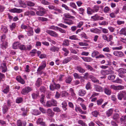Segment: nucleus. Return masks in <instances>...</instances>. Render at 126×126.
<instances>
[{
  "mask_svg": "<svg viewBox=\"0 0 126 126\" xmlns=\"http://www.w3.org/2000/svg\"><path fill=\"white\" fill-rule=\"evenodd\" d=\"M21 28L25 30V31L27 32V34L28 36H31L33 35L34 32L33 29L29 25L22 24L21 25Z\"/></svg>",
  "mask_w": 126,
  "mask_h": 126,
  "instance_id": "nucleus-1",
  "label": "nucleus"
},
{
  "mask_svg": "<svg viewBox=\"0 0 126 126\" xmlns=\"http://www.w3.org/2000/svg\"><path fill=\"white\" fill-rule=\"evenodd\" d=\"M37 9L39 10V11L36 12V14L37 15L42 16L45 13L46 11L45 9L41 6H36Z\"/></svg>",
  "mask_w": 126,
  "mask_h": 126,
  "instance_id": "nucleus-2",
  "label": "nucleus"
},
{
  "mask_svg": "<svg viewBox=\"0 0 126 126\" xmlns=\"http://www.w3.org/2000/svg\"><path fill=\"white\" fill-rule=\"evenodd\" d=\"M32 90V88L29 86L25 87L22 89L21 92V93L23 95H26Z\"/></svg>",
  "mask_w": 126,
  "mask_h": 126,
  "instance_id": "nucleus-3",
  "label": "nucleus"
},
{
  "mask_svg": "<svg viewBox=\"0 0 126 126\" xmlns=\"http://www.w3.org/2000/svg\"><path fill=\"white\" fill-rule=\"evenodd\" d=\"M126 96V92L124 91H122L119 93L117 95L118 99L120 100H121L122 98Z\"/></svg>",
  "mask_w": 126,
  "mask_h": 126,
  "instance_id": "nucleus-4",
  "label": "nucleus"
},
{
  "mask_svg": "<svg viewBox=\"0 0 126 126\" xmlns=\"http://www.w3.org/2000/svg\"><path fill=\"white\" fill-rule=\"evenodd\" d=\"M46 32L52 36L55 37H57L58 36V34L55 31L52 30H47Z\"/></svg>",
  "mask_w": 126,
  "mask_h": 126,
  "instance_id": "nucleus-5",
  "label": "nucleus"
},
{
  "mask_svg": "<svg viewBox=\"0 0 126 126\" xmlns=\"http://www.w3.org/2000/svg\"><path fill=\"white\" fill-rule=\"evenodd\" d=\"M110 88L115 90H121L124 88V86L122 85L116 86L114 85L110 86Z\"/></svg>",
  "mask_w": 126,
  "mask_h": 126,
  "instance_id": "nucleus-6",
  "label": "nucleus"
},
{
  "mask_svg": "<svg viewBox=\"0 0 126 126\" xmlns=\"http://www.w3.org/2000/svg\"><path fill=\"white\" fill-rule=\"evenodd\" d=\"M46 63H43L37 69V73L40 74H41L42 72L41 71L44 69L46 67Z\"/></svg>",
  "mask_w": 126,
  "mask_h": 126,
  "instance_id": "nucleus-7",
  "label": "nucleus"
},
{
  "mask_svg": "<svg viewBox=\"0 0 126 126\" xmlns=\"http://www.w3.org/2000/svg\"><path fill=\"white\" fill-rule=\"evenodd\" d=\"M63 22L69 25H71L74 24V21L71 19H63Z\"/></svg>",
  "mask_w": 126,
  "mask_h": 126,
  "instance_id": "nucleus-8",
  "label": "nucleus"
},
{
  "mask_svg": "<svg viewBox=\"0 0 126 126\" xmlns=\"http://www.w3.org/2000/svg\"><path fill=\"white\" fill-rule=\"evenodd\" d=\"M9 11L12 13H20L22 12L23 11V10L22 9H18L16 8H14L13 9H12L9 10Z\"/></svg>",
  "mask_w": 126,
  "mask_h": 126,
  "instance_id": "nucleus-9",
  "label": "nucleus"
},
{
  "mask_svg": "<svg viewBox=\"0 0 126 126\" xmlns=\"http://www.w3.org/2000/svg\"><path fill=\"white\" fill-rule=\"evenodd\" d=\"M113 54L116 56L119 57L124 56V55L121 51H115L113 52Z\"/></svg>",
  "mask_w": 126,
  "mask_h": 126,
  "instance_id": "nucleus-10",
  "label": "nucleus"
},
{
  "mask_svg": "<svg viewBox=\"0 0 126 126\" xmlns=\"http://www.w3.org/2000/svg\"><path fill=\"white\" fill-rule=\"evenodd\" d=\"M59 48L55 46H53L50 47L49 50L51 52H55L59 51Z\"/></svg>",
  "mask_w": 126,
  "mask_h": 126,
  "instance_id": "nucleus-11",
  "label": "nucleus"
},
{
  "mask_svg": "<svg viewBox=\"0 0 126 126\" xmlns=\"http://www.w3.org/2000/svg\"><path fill=\"white\" fill-rule=\"evenodd\" d=\"M26 122L25 121L22 122L20 120H18L17 122V126H26Z\"/></svg>",
  "mask_w": 126,
  "mask_h": 126,
  "instance_id": "nucleus-12",
  "label": "nucleus"
},
{
  "mask_svg": "<svg viewBox=\"0 0 126 126\" xmlns=\"http://www.w3.org/2000/svg\"><path fill=\"white\" fill-rule=\"evenodd\" d=\"M89 78L93 82L98 83H99V80L93 76L92 75H90Z\"/></svg>",
  "mask_w": 126,
  "mask_h": 126,
  "instance_id": "nucleus-13",
  "label": "nucleus"
},
{
  "mask_svg": "<svg viewBox=\"0 0 126 126\" xmlns=\"http://www.w3.org/2000/svg\"><path fill=\"white\" fill-rule=\"evenodd\" d=\"M75 110L77 111H79L82 114H86L87 113V112L86 111H83L81 108L79 107H76Z\"/></svg>",
  "mask_w": 126,
  "mask_h": 126,
  "instance_id": "nucleus-14",
  "label": "nucleus"
},
{
  "mask_svg": "<svg viewBox=\"0 0 126 126\" xmlns=\"http://www.w3.org/2000/svg\"><path fill=\"white\" fill-rule=\"evenodd\" d=\"M20 43L18 42H14L13 45V48L14 49H16L19 47Z\"/></svg>",
  "mask_w": 126,
  "mask_h": 126,
  "instance_id": "nucleus-15",
  "label": "nucleus"
},
{
  "mask_svg": "<svg viewBox=\"0 0 126 126\" xmlns=\"http://www.w3.org/2000/svg\"><path fill=\"white\" fill-rule=\"evenodd\" d=\"M76 68V69L80 73H83L85 71V70L80 66H77Z\"/></svg>",
  "mask_w": 126,
  "mask_h": 126,
  "instance_id": "nucleus-16",
  "label": "nucleus"
},
{
  "mask_svg": "<svg viewBox=\"0 0 126 126\" xmlns=\"http://www.w3.org/2000/svg\"><path fill=\"white\" fill-rule=\"evenodd\" d=\"M7 43L5 41L2 42L0 45V47L2 48H6L8 46Z\"/></svg>",
  "mask_w": 126,
  "mask_h": 126,
  "instance_id": "nucleus-17",
  "label": "nucleus"
},
{
  "mask_svg": "<svg viewBox=\"0 0 126 126\" xmlns=\"http://www.w3.org/2000/svg\"><path fill=\"white\" fill-rule=\"evenodd\" d=\"M16 80L21 84H24L25 83V81L20 76L17 77L16 78Z\"/></svg>",
  "mask_w": 126,
  "mask_h": 126,
  "instance_id": "nucleus-18",
  "label": "nucleus"
},
{
  "mask_svg": "<svg viewBox=\"0 0 126 126\" xmlns=\"http://www.w3.org/2000/svg\"><path fill=\"white\" fill-rule=\"evenodd\" d=\"M22 111V116L24 117L26 116L27 115V111L26 109H25L24 108H22L21 109Z\"/></svg>",
  "mask_w": 126,
  "mask_h": 126,
  "instance_id": "nucleus-19",
  "label": "nucleus"
},
{
  "mask_svg": "<svg viewBox=\"0 0 126 126\" xmlns=\"http://www.w3.org/2000/svg\"><path fill=\"white\" fill-rule=\"evenodd\" d=\"M20 7L25 8L27 6L26 4L22 0H19Z\"/></svg>",
  "mask_w": 126,
  "mask_h": 126,
  "instance_id": "nucleus-20",
  "label": "nucleus"
},
{
  "mask_svg": "<svg viewBox=\"0 0 126 126\" xmlns=\"http://www.w3.org/2000/svg\"><path fill=\"white\" fill-rule=\"evenodd\" d=\"M85 91L83 89H81L79 90L78 94L79 96H83L86 94Z\"/></svg>",
  "mask_w": 126,
  "mask_h": 126,
  "instance_id": "nucleus-21",
  "label": "nucleus"
},
{
  "mask_svg": "<svg viewBox=\"0 0 126 126\" xmlns=\"http://www.w3.org/2000/svg\"><path fill=\"white\" fill-rule=\"evenodd\" d=\"M90 31L92 32L95 33H100L101 32V31L97 28L91 29Z\"/></svg>",
  "mask_w": 126,
  "mask_h": 126,
  "instance_id": "nucleus-22",
  "label": "nucleus"
},
{
  "mask_svg": "<svg viewBox=\"0 0 126 126\" xmlns=\"http://www.w3.org/2000/svg\"><path fill=\"white\" fill-rule=\"evenodd\" d=\"M42 84L41 79L40 78H38L36 81L35 84L37 87H39Z\"/></svg>",
  "mask_w": 126,
  "mask_h": 126,
  "instance_id": "nucleus-23",
  "label": "nucleus"
},
{
  "mask_svg": "<svg viewBox=\"0 0 126 126\" xmlns=\"http://www.w3.org/2000/svg\"><path fill=\"white\" fill-rule=\"evenodd\" d=\"M94 11L93 9L90 7H88L87 8V13L88 15H92Z\"/></svg>",
  "mask_w": 126,
  "mask_h": 126,
  "instance_id": "nucleus-24",
  "label": "nucleus"
},
{
  "mask_svg": "<svg viewBox=\"0 0 126 126\" xmlns=\"http://www.w3.org/2000/svg\"><path fill=\"white\" fill-rule=\"evenodd\" d=\"M47 112L48 115L51 117H52L54 114V113L50 109H49L47 110Z\"/></svg>",
  "mask_w": 126,
  "mask_h": 126,
  "instance_id": "nucleus-25",
  "label": "nucleus"
},
{
  "mask_svg": "<svg viewBox=\"0 0 126 126\" xmlns=\"http://www.w3.org/2000/svg\"><path fill=\"white\" fill-rule=\"evenodd\" d=\"M1 31L4 33H6L8 31V29L5 26H1Z\"/></svg>",
  "mask_w": 126,
  "mask_h": 126,
  "instance_id": "nucleus-26",
  "label": "nucleus"
},
{
  "mask_svg": "<svg viewBox=\"0 0 126 126\" xmlns=\"http://www.w3.org/2000/svg\"><path fill=\"white\" fill-rule=\"evenodd\" d=\"M82 58L86 62H90L92 60V58L90 57H82Z\"/></svg>",
  "mask_w": 126,
  "mask_h": 126,
  "instance_id": "nucleus-27",
  "label": "nucleus"
},
{
  "mask_svg": "<svg viewBox=\"0 0 126 126\" xmlns=\"http://www.w3.org/2000/svg\"><path fill=\"white\" fill-rule=\"evenodd\" d=\"M62 50L65 52L64 54V55L65 56H67L69 53V50L66 48L64 47L63 48Z\"/></svg>",
  "mask_w": 126,
  "mask_h": 126,
  "instance_id": "nucleus-28",
  "label": "nucleus"
},
{
  "mask_svg": "<svg viewBox=\"0 0 126 126\" xmlns=\"http://www.w3.org/2000/svg\"><path fill=\"white\" fill-rule=\"evenodd\" d=\"M104 91L105 93L108 95H110L111 93L110 90L107 88H105Z\"/></svg>",
  "mask_w": 126,
  "mask_h": 126,
  "instance_id": "nucleus-29",
  "label": "nucleus"
},
{
  "mask_svg": "<svg viewBox=\"0 0 126 126\" xmlns=\"http://www.w3.org/2000/svg\"><path fill=\"white\" fill-rule=\"evenodd\" d=\"M62 107L63 110H66L67 109L66 108V107L67 106V102L65 101H63L62 103Z\"/></svg>",
  "mask_w": 126,
  "mask_h": 126,
  "instance_id": "nucleus-30",
  "label": "nucleus"
},
{
  "mask_svg": "<svg viewBox=\"0 0 126 126\" xmlns=\"http://www.w3.org/2000/svg\"><path fill=\"white\" fill-rule=\"evenodd\" d=\"M64 16L65 17L69 18L74 19L75 17L72 16L69 13H65L64 14Z\"/></svg>",
  "mask_w": 126,
  "mask_h": 126,
  "instance_id": "nucleus-31",
  "label": "nucleus"
},
{
  "mask_svg": "<svg viewBox=\"0 0 126 126\" xmlns=\"http://www.w3.org/2000/svg\"><path fill=\"white\" fill-rule=\"evenodd\" d=\"M26 2L27 5L30 6H33L35 5L34 3L30 1H27Z\"/></svg>",
  "mask_w": 126,
  "mask_h": 126,
  "instance_id": "nucleus-32",
  "label": "nucleus"
},
{
  "mask_svg": "<svg viewBox=\"0 0 126 126\" xmlns=\"http://www.w3.org/2000/svg\"><path fill=\"white\" fill-rule=\"evenodd\" d=\"M40 1L41 3L44 5H48L50 4L49 2L45 0H40Z\"/></svg>",
  "mask_w": 126,
  "mask_h": 126,
  "instance_id": "nucleus-33",
  "label": "nucleus"
},
{
  "mask_svg": "<svg viewBox=\"0 0 126 126\" xmlns=\"http://www.w3.org/2000/svg\"><path fill=\"white\" fill-rule=\"evenodd\" d=\"M9 87L8 86H7L2 91V92L4 94H7L9 92Z\"/></svg>",
  "mask_w": 126,
  "mask_h": 126,
  "instance_id": "nucleus-34",
  "label": "nucleus"
},
{
  "mask_svg": "<svg viewBox=\"0 0 126 126\" xmlns=\"http://www.w3.org/2000/svg\"><path fill=\"white\" fill-rule=\"evenodd\" d=\"M119 73L122 74L125 73H126V69L124 68H120L118 70Z\"/></svg>",
  "mask_w": 126,
  "mask_h": 126,
  "instance_id": "nucleus-35",
  "label": "nucleus"
},
{
  "mask_svg": "<svg viewBox=\"0 0 126 126\" xmlns=\"http://www.w3.org/2000/svg\"><path fill=\"white\" fill-rule=\"evenodd\" d=\"M26 14L27 15L34 16L35 15V13L34 12L32 11H28L26 12Z\"/></svg>",
  "mask_w": 126,
  "mask_h": 126,
  "instance_id": "nucleus-36",
  "label": "nucleus"
},
{
  "mask_svg": "<svg viewBox=\"0 0 126 126\" xmlns=\"http://www.w3.org/2000/svg\"><path fill=\"white\" fill-rule=\"evenodd\" d=\"M23 101V98L21 97H19L17 98L16 100V102L18 103H21Z\"/></svg>",
  "mask_w": 126,
  "mask_h": 126,
  "instance_id": "nucleus-37",
  "label": "nucleus"
},
{
  "mask_svg": "<svg viewBox=\"0 0 126 126\" xmlns=\"http://www.w3.org/2000/svg\"><path fill=\"white\" fill-rule=\"evenodd\" d=\"M116 77L115 75H110L108 77V79L110 80H114Z\"/></svg>",
  "mask_w": 126,
  "mask_h": 126,
  "instance_id": "nucleus-38",
  "label": "nucleus"
},
{
  "mask_svg": "<svg viewBox=\"0 0 126 126\" xmlns=\"http://www.w3.org/2000/svg\"><path fill=\"white\" fill-rule=\"evenodd\" d=\"M69 38L72 40H78L77 36L76 35H73L69 36Z\"/></svg>",
  "mask_w": 126,
  "mask_h": 126,
  "instance_id": "nucleus-39",
  "label": "nucleus"
},
{
  "mask_svg": "<svg viewBox=\"0 0 126 126\" xmlns=\"http://www.w3.org/2000/svg\"><path fill=\"white\" fill-rule=\"evenodd\" d=\"M78 123L82 126H87L86 124L82 120H80L78 121Z\"/></svg>",
  "mask_w": 126,
  "mask_h": 126,
  "instance_id": "nucleus-40",
  "label": "nucleus"
},
{
  "mask_svg": "<svg viewBox=\"0 0 126 126\" xmlns=\"http://www.w3.org/2000/svg\"><path fill=\"white\" fill-rule=\"evenodd\" d=\"M16 24L15 23H13L12 24L10 25V29L11 31H13L16 27Z\"/></svg>",
  "mask_w": 126,
  "mask_h": 126,
  "instance_id": "nucleus-41",
  "label": "nucleus"
},
{
  "mask_svg": "<svg viewBox=\"0 0 126 126\" xmlns=\"http://www.w3.org/2000/svg\"><path fill=\"white\" fill-rule=\"evenodd\" d=\"M119 114L118 113L114 114L112 118L113 119L116 120L119 119Z\"/></svg>",
  "mask_w": 126,
  "mask_h": 126,
  "instance_id": "nucleus-42",
  "label": "nucleus"
},
{
  "mask_svg": "<svg viewBox=\"0 0 126 126\" xmlns=\"http://www.w3.org/2000/svg\"><path fill=\"white\" fill-rule=\"evenodd\" d=\"M112 82L114 83L121 84L122 82V81L121 79L118 78L116 80L113 81Z\"/></svg>",
  "mask_w": 126,
  "mask_h": 126,
  "instance_id": "nucleus-43",
  "label": "nucleus"
},
{
  "mask_svg": "<svg viewBox=\"0 0 126 126\" xmlns=\"http://www.w3.org/2000/svg\"><path fill=\"white\" fill-rule=\"evenodd\" d=\"M113 112V110L112 109H110L107 111V114L108 116H110L112 114Z\"/></svg>",
  "mask_w": 126,
  "mask_h": 126,
  "instance_id": "nucleus-44",
  "label": "nucleus"
},
{
  "mask_svg": "<svg viewBox=\"0 0 126 126\" xmlns=\"http://www.w3.org/2000/svg\"><path fill=\"white\" fill-rule=\"evenodd\" d=\"M55 83H54L53 84H51L50 85V89L52 91H54L55 89Z\"/></svg>",
  "mask_w": 126,
  "mask_h": 126,
  "instance_id": "nucleus-45",
  "label": "nucleus"
},
{
  "mask_svg": "<svg viewBox=\"0 0 126 126\" xmlns=\"http://www.w3.org/2000/svg\"><path fill=\"white\" fill-rule=\"evenodd\" d=\"M43 119L42 118H39L37 121H36V123L37 125H39L41 124L42 122H43Z\"/></svg>",
  "mask_w": 126,
  "mask_h": 126,
  "instance_id": "nucleus-46",
  "label": "nucleus"
},
{
  "mask_svg": "<svg viewBox=\"0 0 126 126\" xmlns=\"http://www.w3.org/2000/svg\"><path fill=\"white\" fill-rule=\"evenodd\" d=\"M43 119L42 118H39L37 121H36V123L37 125H39L41 124L42 122H43Z\"/></svg>",
  "mask_w": 126,
  "mask_h": 126,
  "instance_id": "nucleus-47",
  "label": "nucleus"
},
{
  "mask_svg": "<svg viewBox=\"0 0 126 126\" xmlns=\"http://www.w3.org/2000/svg\"><path fill=\"white\" fill-rule=\"evenodd\" d=\"M91 18L93 19L94 21H96L98 20L99 16L97 15L96 14L94 16H92Z\"/></svg>",
  "mask_w": 126,
  "mask_h": 126,
  "instance_id": "nucleus-48",
  "label": "nucleus"
},
{
  "mask_svg": "<svg viewBox=\"0 0 126 126\" xmlns=\"http://www.w3.org/2000/svg\"><path fill=\"white\" fill-rule=\"evenodd\" d=\"M78 11H79V13L80 14L82 15H83L84 13V12L85 10L84 9L82 8H79L78 9Z\"/></svg>",
  "mask_w": 126,
  "mask_h": 126,
  "instance_id": "nucleus-49",
  "label": "nucleus"
},
{
  "mask_svg": "<svg viewBox=\"0 0 126 126\" xmlns=\"http://www.w3.org/2000/svg\"><path fill=\"white\" fill-rule=\"evenodd\" d=\"M19 48L21 50H26V48L25 46L23 45H20Z\"/></svg>",
  "mask_w": 126,
  "mask_h": 126,
  "instance_id": "nucleus-50",
  "label": "nucleus"
},
{
  "mask_svg": "<svg viewBox=\"0 0 126 126\" xmlns=\"http://www.w3.org/2000/svg\"><path fill=\"white\" fill-rule=\"evenodd\" d=\"M8 110V108L7 106L6 105H4L2 108L3 112V113H5Z\"/></svg>",
  "mask_w": 126,
  "mask_h": 126,
  "instance_id": "nucleus-51",
  "label": "nucleus"
},
{
  "mask_svg": "<svg viewBox=\"0 0 126 126\" xmlns=\"http://www.w3.org/2000/svg\"><path fill=\"white\" fill-rule=\"evenodd\" d=\"M38 20L42 21H46L48 20V19L46 18L41 17H38Z\"/></svg>",
  "mask_w": 126,
  "mask_h": 126,
  "instance_id": "nucleus-52",
  "label": "nucleus"
},
{
  "mask_svg": "<svg viewBox=\"0 0 126 126\" xmlns=\"http://www.w3.org/2000/svg\"><path fill=\"white\" fill-rule=\"evenodd\" d=\"M63 45L66 46H68L69 44V40L66 39L64 40L63 42Z\"/></svg>",
  "mask_w": 126,
  "mask_h": 126,
  "instance_id": "nucleus-53",
  "label": "nucleus"
},
{
  "mask_svg": "<svg viewBox=\"0 0 126 126\" xmlns=\"http://www.w3.org/2000/svg\"><path fill=\"white\" fill-rule=\"evenodd\" d=\"M94 13L97 12L99 9L98 6H97L95 5L93 8Z\"/></svg>",
  "mask_w": 126,
  "mask_h": 126,
  "instance_id": "nucleus-54",
  "label": "nucleus"
},
{
  "mask_svg": "<svg viewBox=\"0 0 126 126\" xmlns=\"http://www.w3.org/2000/svg\"><path fill=\"white\" fill-rule=\"evenodd\" d=\"M72 81V79L71 77H69L67 78L65 80L66 83H70Z\"/></svg>",
  "mask_w": 126,
  "mask_h": 126,
  "instance_id": "nucleus-55",
  "label": "nucleus"
},
{
  "mask_svg": "<svg viewBox=\"0 0 126 126\" xmlns=\"http://www.w3.org/2000/svg\"><path fill=\"white\" fill-rule=\"evenodd\" d=\"M0 68L2 69V72L3 73H5L7 70V67H3V66L2 65L0 67Z\"/></svg>",
  "mask_w": 126,
  "mask_h": 126,
  "instance_id": "nucleus-56",
  "label": "nucleus"
},
{
  "mask_svg": "<svg viewBox=\"0 0 126 126\" xmlns=\"http://www.w3.org/2000/svg\"><path fill=\"white\" fill-rule=\"evenodd\" d=\"M57 25L61 27L64 29H67V26L65 25L62 23H59Z\"/></svg>",
  "mask_w": 126,
  "mask_h": 126,
  "instance_id": "nucleus-57",
  "label": "nucleus"
},
{
  "mask_svg": "<svg viewBox=\"0 0 126 126\" xmlns=\"http://www.w3.org/2000/svg\"><path fill=\"white\" fill-rule=\"evenodd\" d=\"M85 66L86 68H87L88 69L90 70V71H92L93 70V68L90 65L87 64H85Z\"/></svg>",
  "mask_w": 126,
  "mask_h": 126,
  "instance_id": "nucleus-58",
  "label": "nucleus"
},
{
  "mask_svg": "<svg viewBox=\"0 0 126 126\" xmlns=\"http://www.w3.org/2000/svg\"><path fill=\"white\" fill-rule=\"evenodd\" d=\"M61 94L62 97H64L68 95L69 94L66 91H63L61 93Z\"/></svg>",
  "mask_w": 126,
  "mask_h": 126,
  "instance_id": "nucleus-59",
  "label": "nucleus"
},
{
  "mask_svg": "<svg viewBox=\"0 0 126 126\" xmlns=\"http://www.w3.org/2000/svg\"><path fill=\"white\" fill-rule=\"evenodd\" d=\"M69 6L73 8H75L77 7V6L75 3L73 2H70L69 4Z\"/></svg>",
  "mask_w": 126,
  "mask_h": 126,
  "instance_id": "nucleus-60",
  "label": "nucleus"
},
{
  "mask_svg": "<svg viewBox=\"0 0 126 126\" xmlns=\"http://www.w3.org/2000/svg\"><path fill=\"white\" fill-rule=\"evenodd\" d=\"M73 76L75 79H79L80 78L81 76H80L77 73H74L73 74Z\"/></svg>",
  "mask_w": 126,
  "mask_h": 126,
  "instance_id": "nucleus-61",
  "label": "nucleus"
},
{
  "mask_svg": "<svg viewBox=\"0 0 126 126\" xmlns=\"http://www.w3.org/2000/svg\"><path fill=\"white\" fill-rule=\"evenodd\" d=\"M120 120L121 122L126 121V115L122 116L120 118Z\"/></svg>",
  "mask_w": 126,
  "mask_h": 126,
  "instance_id": "nucleus-62",
  "label": "nucleus"
},
{
  "mask_svg": "<svg viewBox=\"0 0 126 126\" xmlns=\"http://www.w3.org/2000/svg\"><path fill=\"white\" fill-rule=\"evenodd\" d=\"M69 93H71V95L73 96H75V94L74 93V90L72 88H70L69 89Z\"/></svg>",
  "mask_w": 126,
  "mask_h": 126,
  "instance_id": "nucleus-63",
  "label": "nucleus"
},
{
  "mask_svg": "<svg viewBox=\"0 0 126 126\" xmlns=\"http://www.w3.org/2000/svg\"><path fill=\"white\" fill-rule=\"evenodd\" d=\"M94 87L96 91H100V87L99 86L97 85H95Z\"/></svg>",
  "mask_w": 126,
  "mask_h": 126,
  "instance_id": "nucleus-64",
  "label": "nucleus"
}]
</instances>
